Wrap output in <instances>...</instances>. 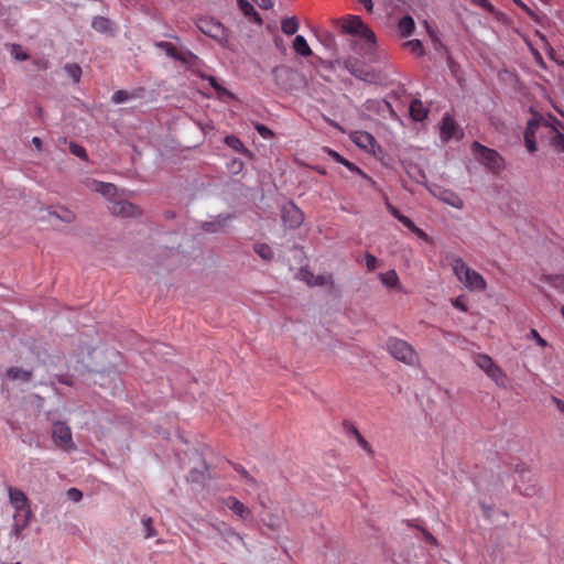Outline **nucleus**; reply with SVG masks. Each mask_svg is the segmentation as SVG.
I'll return each mask as SVG.
<instances>
[{"mask_svg": "<svg viewBox=\"0 0 564 564\" xmlns=\"http://www.w3.org/2000/svg\"><path fill=\"white\" fill-rule=\"evenodd\" d=\"M452 268L456 278L465 285L469 291H485L487 283L482 275L477 271L470 269L467 263L459 257L452 258Z\"/></svg>", "mask_w": 564, "mask_h": 564, "instance_id": "f257e3e1", "label": "nucleus"}, {"mask_svg": "<svg viewBox=\"0 0 564 564\" xmlns=\"http://www.w3.org/2000/svg\"><path fill=\"white\" fill-rule=\"evenodd\" d=\"M183 468L188 469L186 477L188 482L197 486H203L206 475H208V467L203 455L197 451L186 453L184 459L181 460Z\"/></svg>", "mask_w": 564, "mask_h": 564, "instance_id": "f03ea898", "label": "nucleus"}, {"mask_svg": "<svg viewBox=\"0 0 564 564\" xmlns=\"http://www.w3.org/2000/svg\"><path fill=\"white\" fill-rule=\"evenodd\" d=\"M341 32L358 35L364 44L360 50L371 53L376 46V34L362 22L360 17L352 15L341 25Z\"/></svg>", "mask_w": 564, "mask_h": 564, "instance_id": "7ed1b4c3", "label": "nucleus"}, {"mask_svg": "<svg viewBox=\"0 0 564 564\" xmlns=\"http://www.w3.org/2000/svg\"><path fill=\"white\" fill-rule=\"evenodd\" d=\"M471 149L477 160L486 165L491 172H499L505 166L502 156L494 149L487 148L480 144L478 141H474Z\"/></svg>", "mask_w": 564, "mask_h": 564, "instance_id": "20e7f679", "label": "nucleus"}, {"mask_svg": "<svg viewBox=\"0 0 564 564\" xmlns=\"http://www.w3.org/2000/svg\"><path fill=\"white\" fill-rule=\"evenodd\" d=\"M387 349L390 355L399 361L406 365H414L417 361V355L413 347L405 340L399 338H389Z\"/></svg>", "mask_w": 564, "mask_h": 564, "instance_id": "39448f33", "label": "nucleus"}, {"mask_svg": "<svg viewBox=\"0 0 564 564\" xmlns=\"http://www.w3.org/2000/svg\"><path fill=\"white\" fill-rule=\"evenodd\" d=\"M196 25L202 33L219 41L220 43H227L229 41L227 29L219 21L213 18H200L197 20Z\"/></svg>", "mask_w": 564, "mask_h": 564, "instance_id": "423d86ee", "label": "nucleus"}, {"mask_svg": "<svg viewBox=\"0 0 564 564\" xmlns=\"http://www.w3.org/2000/svg\"><path fill=\"white\" fill-rule=\"evenodd\" d=\"M343 65L352 76L365 83L372 84L379 79L378 74L373 69L367 68L365 63L356 57H347L343 61Z\"/></svg>", "mask_w": 564, "mask_h": 564, "instance_id": "0eeeda50", "label": "nucleus"}, {"mask_svg": "<svg viewBox=\"0 0 564 564\" xmlns=\"http://www.w3.org/2000/svg\"><path fill=\"white\" fill-rule=\"evenodd\" d=\"M9 499L17 511V517H23L22 527L29 524L32 511L30 508L29 499L25 494L13 487H9Z\"/></svg>", "mask_w": 564, "mask_h": 564, "instance_id": "6e6552de", "label": "nucleus"}, {"mask_svg": "<svg viewBox=\"0 0 564 564\" xmlns=\"http://www.w3.org/2000/svg\"><path fill=\"white\" fill-rule=\"evenodd\" d=\"M52 436L58 447L65 451L75 449L72 440V431L66 423L61 421L54 422L52 425Z\"/></svg>", "mask_w": 564, "mask_h": 564, "instance_id": "1a4fd4ad", "label": "nucleus"}, {"mask_svg": "<svg viewBox=\"0 0 564 564\" xmlns=\"http://www.w3.org/2000/svg\"><path fill=\"white\" fill-rule=\"evenodd\" d=\"M235 218L234 214L226 213L213 216L209 220L200 224V229L206 234H224L227 231L228 224Z\"/></svg>", "mask_w": 564, "mask_h": 564, "instance_id": "9d476101", "label": "nucleus"}, {"mask_svg": "<svg viewBox=\"0 0 564 564\" xmlns=\"http://www.w3.org/2000/svg\"><path fill=\"white\" fill-rule=\"evenodd\" d=\"M562 127L563 123L555 117L550 116L545 121V128L549 129L551 147L557 151L564 152V133L560 129Z\"/></svg>", "mask_w": 564, "mask_h": 564, "instance_id": "9b49d317", "label": "nucleus"}, {"mask_svg": "<svg viewBox=\"0 0 564 564\" xmlns=\"http://www.w3.org/2000/svg\"><path fill=\"white\" fill-rule=\"evenodd\" d=\"M546 120L547 119H545L541 116H539V117L535 116L527 122V128L524 130L523 138H524L525 147L529 152L533 153L538 150V145H536V141H535V132L541 126L545 127Z\"/></svg>", "mask_w": 564, "mask_h": 564, "instance_id": "f8f14e48", "label": "nucleus"}, {"mask_svg": "<svg viewBox=\"0 0 564 564\" xmlns=\"http://www.w3.org/2000/svg\"><path fill=\"white\" fill-rule=\"evenodd\" d=\"M304 220L301 209L293 203H288L282 207V221L290 229L299 228Z\"/></svg>", "mask_w": 564, "mask_h": 564, "instance_id": "ddd939ff", "label": "nucleus"}, {"mask_svg": "<svg viewBox=\"0 0 564 564\" xmlns=\"http://www.w3.org/2000/svg\"><path fill=\"white\" fill-rule=\"evenodd\" d=\"M108 209L113 216L118 217H134L141 214L137 205L124 199L110 202Z\"/></svg>", "mask_w": 564, "mask_h": 564, "instance_id": "4468645a", "label": "nucleus"}, {"mask_svg": "<svg viewBox=\"0 0 564 564\" xmlns=\"http://www.w3.org/2000/svg\"><path fill=\"white\" fill-rule=\"evenodd\" d=\"M119 381L120 379L118 372L113 369V367L94 371L93 382L95 384H99L100 387L112 386V388L116 389L118 387Z\"/></svg>", "mask_w": 564, "mask_h": 564, "instance_id": "2eb2a0df", "label": "nucleus"}, {"mask_svg": "<svg viewBox=\"0 0 564 564\" xmlns=\"http://www.w3.org/2000/svg\"><path fill=\"white\" fill-rule=\"evenodd\" d=\"M223 503L226 508L231 510L240 519L245 521L252 519V511L248 507H246L241 501H239L236 497L229 496L223 500Z\"/></svg>", "mask_w": 564, "mask_h": 564, "instance_id": "dca6fc26", "label": "nucleus"}, {"mask_svg": "<svg viewBox=\"0 0 564 564\" xmlns=\"http://www.w3.org/2000/svg\"><path fill=\"white\" fill-rule=\"evenodd\" d=\"M272 75L275 84L288 90L291 87L290 82L294 79L295 73L290 67L280 65L272 69Z\"/></svg>", "mask_w": 564, "mask_h": 564, "instance_id": "f3484780", "label": "nucleus"}, {"mask_svg": "<svg viewBox=\"0 0 564 564\" xmlns=\"http://www.w3.org/2000/svg\"><path fill=\"white\" fill-rule=\"evenodd\" d=\"M155 46L159 47L160 50L164 51L169 57H172L175 61H178L183 64L188 63L187 57H193V58L196 57L189 51H186L185 53L178 52L177 48L171 42L160 41V42L155 43Z\"/></svg>", "mask_w": 564, "mask_h": 564, "instance_id": "a211bd4d", "label": "nucleus"}, {"mask_svg": "<svg viewBox=\"0 0 564 564\" xmlns=\"http://www.w3.org/2000/svg\"><path fill=\"white\" fill-rule=\"evenodd\" d=\"M437 191H433L432 193L437 196L441 200H443L444 203L455 207V208H463L464 206V202L463 199L456 195L454 192L449 191V189H444V188H441V187H437L436 188Z\"/></svg>", "mask_w": 564, "mask_h": 564, "instance_id": "6ab92c4d", "label": "nucleus"}, {"mask_svg": "<svg viewBox=\"0 0 564 564\" xmlns=\"http://www.w3.org/2000/svg\"><path fill=\"white\" fill-rule=\"evenodd\" d=\"M237 6L241 13L258 25L263 24V20L259 12L254 9L253 4L248 0H237Z\"/></svg>", "mask_w": 564, "mask_h": 564, "instance_id": "aec40b11", "label": "nucleus"}, {"mask_svg": "<svg viewBox=\"0 0 564 564\" xmlns=\"http://www.w3.org/2000/svg\"><path fill=\"white\" fill-rule=\"evenodd\" d=\"M457 131L458 126L455 120L451 116L445 115L442 119L441 138L444 141H448L449 139L457 135Z\"/></svg>", "mask_w": 564, "mask_h": 564, "instance_id": "412c9836", "label": "nucleus"}, {"mask_svg": "<svg viewBox=\"0 0 564 564\" xmlns=\"http://www.w3.org/2000/svg\"><path fill=\"white\" fill-rule=\"evenodd\" d=\"M328 154L337 162V163H340L343 165H345L349 171L354 172V173H357L359 174L360 176H362L365 180L369 181L370 184H375V182L365 173L362 172L356 164H354L352 162L346 160L344 156H341L338 152L334 151V150H330L328 149L327 150Z\"/></svg>", "mask_w": 564, "mask_h": 564, "instance_id": "4be33fe9", "label": "nucleus"}, {"mask_svg": "<svg viewBox=\"0 0 564 564\" xmlns=\"http://www.w3.org/2000/svg\"><path fill=\"white\" fill-rule=\"evenodd\" d=\"M4 376L12 381L29 382L33 377V371L20 367H10L6 370Z\"/></svg>", "mask_w": 564, "mask_h": 564, "instance_id": "5701e85b", "label": "nucleus"}, {"mask_svg": "<svg viewBox=\"0 0 564 564\" xmlns=\"http://www.w3.org/2000/svg\"><path fill=\"white\" fill-rule=\"evenodd\" d=\"M343 425H344V429L346 430L347 434L352 435L356 438L357 443L359 444V446L362 449H365L368 454L373 455V451H372L371 445L360 434V432L358 431V429L354 424L345 421L343 423Z\"/></svg>", "mask_w": 564, "mask_h": 564, "instance_id": "b1692460", "label": "nucleus"}, {"mask_svg": "<svg viewBox=\"0 0 564 564\" xmlns=\"http://www.w3.org/2000/svg\"><path fill=\"white\" fill-rule=\"evenodd\" d=\"M300 279L310 286H322L327 283L325 275H314L310 270L301 269L299 272Z\"/></svg>", "mask_w": 564, "mask_h": 564, "instance_id": "393cba45", "label": "nucleus"}, {"mask_svg": "<svg viewBox=\"0 0 564 564\" xmlns=\"http://www.w3.org/2000/svg\"><path fill=\"white\" fill-rule=\"evenodd\" d=\"M410 116L414 121H423L429 113V110L423 106L419 99L412 100L409 109Z\"/></svg>", "mask_w": 564, "mask_h": 564, "instance_id": "a878e982", "label": "nucleus"}, {"mask_svg": "<svg viewBox=\"0 0 564 564\" xmlns=\"http://www.w3.org/2000/svg\"><path fill=\"white\" fill-rule=\"evenodd\" d=\"M262 522L271 531H279L282 529L285 519L282 514L279 513H268L262 518Z\"/></svg>", "mask_w": 564, "mask_h": 564, "instance_id": "bb28decb", "label": "nucleus"}, {"mask_svg": "<svg viewBox=\"0 0 564 564\" xmlns=\"http://www.w3.org/2000/svg\"><path fill=\"white\" fill-rule=\"evenodd\" d=\"M48 215L66 224H72L76 220L75 213H73L70 209L66 207H59V210H55L52 207H50Z\"/></svg>", "mask_w": 564, "mask_h": 564, "instance_id": "cd10ccee", "label": "nucleus"}, {"mask_svg": "<svg viewBox=\"0 0 564 564\" xmlns=\"http://www.w3.org/2000/svg\"><path fill=\"white\" fill-rule=\"evenodd\" d=\"M415 29L414 20L411 15L403 17L398 24L399 33L402 37L410 36Z\"/></svg>", "mask_w": 564, "mask_h": 564, "instance_id": "c85d7f7f", "label": "nucleus"}, {"mask_svg": "<svg viewBox=\"0 0 564 564\" xmlns=\"http://www.w3.org/2000/svg\"><path fill=\"white\" fill-rule=\"evenodd\" d=\"M293 50L301 56H311L312 50L303 35H296L293 41Z\"/></svg>", "mask_w": 564, "mask_h": 564, "instance_id": "c756f323", "label": "nucleus"}, {"mask_svg": "<svg viewBox=\"0 0 564 564\" xmlns=\"http://www.w3.org/2000/svg\"><path fill=\"white\" fill-rule=\"evenodd\" d=\"M352 141L360 148L367 149L368 147H372L376 142L372 134L366 131L356 132Z\"/></svg>", "mask_w": 564, "mask_h": 564, "instance_id": "7c9ffc66", "label": "nucleus"}, {"mask_svg": "<svg viewBox=\"0 0 564 564\" xmlns=\"http://www.w3.org/2000/svg\"><path fill=\"white\" fill-rule=\"evenodd\" d=\"M111 21L106 17H95L91 21V28L100 33H107L111 31Z\"/></svg>", "mask_w": 564, "mask_h": 564, "instance_id": "2f4dec72", "label": "nucleus"}, {"mask_svg": "<svg viewBox=\"0 0 564 564\" xmlns=\"http://www.w3.org/2000/svg\"><path fill=\"white\" fill-rule=\"evenodd\" d=\"M299 20L296 17L284 18L281 21V30L286 35H293L299 30Z\"/></svg>", "mask_w": 564, "mask_h": 564, "instance_id": "473e14b6", "label": "nucleus"}, {"mask_svg": "<svg viewBox=\"0 0 564 564\" xmlns=\"http://www.w3.org/2000/svg\"><path fill=\"white\" fill-rule=\"evenodd\" d=\"M253 251L264 261H271L274 256L272 248L262 242L254 243Z\"/></svg>", "mask_w": 564, "mask_h": 564, "instance_id": "72a5a7b5", "label": "nucleus"}, {"mask_svg": "<svg viewBox=\"0 0 564 564\" xmlns=\"http://www.w3.org/2000/svg\"><path fill=\"white\" fill-rule=\"evenodd\" d=\"M379 276H380L382 284L388 288H394L399 282V276L394 270H390L388 272L380 273Z\"/></svg>", "mask_w": 564, "mask_h": 564, "instance_id": "f704fd0d", "label": "nucleus"}, {"mask_svg": "<svg viewBox=\"0 0 564 564\" xmlns=\"http://www.w3.org/2000/svg\"><path fill=\"white\" fill-rule=\"evenodd\" d=\"M319 40L326 48L332 51L334 55H337V43H336L335 36L332 33H329V32L323 33L321 35Z\"/></svg>", "mask_w": 564, "mask_h": 564, "instance_id": "c9c22d12", "label": "nucleus"}, {"mask_svg": "<svg viewBox=\"0 0 564 564\" xmlns=\"http://www.w3.org/2000/svg\"><path fill=\"white\" fill-rule=\"evenodd\" d=\"M95 191L100 193L104 196L110 197L113 196L117 192V187L111 183H97Z\"/></svg>", "mask_w": 564, "mask_h": 564, "instance_id": "e433bc0d", "label": "nucleus"}, {"mask_svg": "<svg viewBox=\"0 0 564 564\" xmlns=\"http://www.w3.org/2000/svg\"><path fill=\"white\" fill-rule=\"evenodd\" d=\"M475 362L485 372H487L495 365V362L488 355H482V354L476 355Z\"/></svg>", "mask_w": 564, "mask_h": 564, "instance_id": "4c0bfd02", "label": "nucleus"}, {"mask_svg": "<svg viewBox=\"0 0 564 564\" xmlns=\"http://www.w3.org/2000/svg\"><path fill=\"white\" fill-rule=\"evenodd\" d=\"M486 373L497 384L505 386V375H503V372L501 371V369L497 365H494Z\"/></svg>", "mask_w": 564, "mask_h": 564, "instance_id": "58836bf2", "label": "nucleus"}, {"mask_svg": "<svg viewBox=\"0 0 564 564\" xmlns=\"http://www.w3.org/2000/svg\"><path fill=\"white\" fill-rule=\"evenodd\" d=\"M225 142L228 147L232 148L236 151H242L245 153H249V151L245 148L243 143L239 138L235 135H227L225 138Z\"/></svg>", "mask_w": 564, "mask_h": 564, "instance_id": "ea45409f", "label": "nucleus"}, {"mask_svg": "<svg viewBox=\"0 0 564 564\" xmlns=\"http://www.w3.org/2000/svg\"><path fill=\"white\" fill-rule=\"evenodd\" d=\"M219 534H221L226 540L230 539V538H235L237 539L238 541L243 542V539L242 536L236 532L231 527H226L221 530L219 527H214Z\"/></svg>", "mask_w": 564, "mask_h": 564, "instance_id": "a19ab883", "label": "nucleus"}, {"mask_svg": "<svg viewBox=\"0 0 564 564\" xmlns=\"http://www.w3.org/2000/svg\"><path fill=\"white\" fill-rule=\"evenodd\" d=\"M68 149H69L70 153L74 154L75 156H77L82 160H85V161L88 160L86 150L78 143L70 141L68 143Z\"/></svg>", "mask_w": 564, "mask_h": 564, "instance_id": "79ce46f5", "label": "nucleus"}, {"mask_svg": "<svg viewBox=\"0 0 564 564\" xmlns=\"http://www.w3.org/2000/svg\"><path fill=\"white\" fill-rule=\"evenodd\" d=\"M142 525L144 528V538L150 539L156 535V530L153 527L152 518L148 517L142 519Z\"/></svg>", "mask_w": 564, "mask_h": 564, "instance_id": "37998d69", "label": "nucleus"}, {"mask_svg": "<svg viewBox=\"0 0 564 564\" xmlns=\"http://www.w3.org/2000/svg\"><path fill=\"white\" fill-rule=\"evenodd\" d=\"M66 73L74 79V82L78 83L82 76V68L77 64H66L65 65Z\"/></svg>", "mask_w": 564, "mask_h": 564, "instance_id": "c03bdc74", "label": "nucleus"}, {"mask_svg": "<svg viewBox=\"0 0 564 564\" xmlns=\"http://www.w3.org/2000/svg\"><path fill=\"white\" fill-rule=\"evenodd\" d=\"M544 280L555 289H564V274L545 275Z\"/></svg>", "mask_w": 564, "mask_h": 564, "instance_id": "a18cd8bd", "label": "nucleus"}, {"mask_svg": "<svg viewBox=\"0 0 564 564\" xmlns=\"http://www.w3.org/2000/svg\"><path fill=\"white\" fill-rule=\"evenodd\" d=\"M410 51L419 56L424 55V47L420 40H410L405 43Z\"/></svg>", "mask_w": 564, "mask_h": 564, "instance_id": "49530a36", "label": "nucleus"}, {"mask_svg": "<svg viewBox=\"0 0 564 564\" xmlns=\"http://www.w3.org/2000/svg\"><path fill=\"white\" fill-rule=\"evenodd\" d=\"M131 98V95L127 90H117L112 97L111 101L113 104H122Z\"/></svg>", "mask_w": 564, "mask_h": 564, "instance_id": "de8ad7c7", "label": "nucleus"}, {"mask_svg": "<svg viewBox=\"0 0 564 564\" xmlns=\"http://www.w3.org/2000/svg\"><path fill=\"white\" fill-rule=\"evenodd\" d=\"M206 79L209 82L210 86L219 94V95H228L230 96L231 94L226 89L224 88L219 83L218 80L216 79V77L214 76H207Z\"/></svg>", "mask_w": 564, "mask_h": 564, "instance_id": "09e8293b", "label": "nucleus"}, {"mask_svg": "<svg viewBox=\"0 0 564 564\" xmlns=\"http://www.w3.org/2000/svg\"><path fill=\"white\" fill-rule=\"evenodd\" d=\"M528 339H534L536 344L541 347H546L547 341L540 336V334L536 332V329L532 328L530 329L529 334L527 335Z\"/></svg>", "mask_w": 564, "mask_h": 564, "instance_id": "8fccbe9b", "label": "nucleus"}, {"mask_svg": "<svg viewBox=\"0 0 564 564\" xmlns=\"http://www.w3.org/2000/svg\"><path fill=\"white\" fill-rule=\"evenodd\" d=\"M476 2L485 10H487L489 13L496 15H500L501 13L498 12L495 7L488 1V0H476Z\"/></svg>", "mask_w": 564, "mask_h": 564, "instance_id": "3c124183", "label": "nucleus"}, {"mask_svg": "<svg viewBox=\"0 0 564 564\" xmlns=\"http://www.w3.org/2000/svg\"><path fill=\"white\" fill-rule=\"evenodd\" d=\"M235 469L251 485L256 486V479L240 465H236Z\"/></svg>", "mask_w": 564, "mask_h": 564, "instance_id": "603ef678", "label": "nucleus"}, {"mask_svg": "<svg viewBox=\"0 0 564 564\" xmlns=\"http://www.w3.org/2000/svg\"><path fill=\"white\" fill-rule=\"evenodd\" d=\"M416 528H417V530H420L422 532V535H423V539L425 542H427L432 545H437V540L433 534H431L426 529H424L422 527L416 525Z\"/></svg>", "mask_w": 564, "mask_h": 564, "instance_id": "864d4df0", "label": "nucleus"}, {"mask_svg": "<svg viewBox=\"0 0 564 564\" xmlns=\"http://www.w3.org/2000/svg\"><path fill=\"white\" fill-rule=\"evenodd\" d=\"M365 259H366L367 269L369 271H373L377 267V262H378L377 258L371 253H366Z\"/></svg>", "mask_w": 564, "mask_h": 564, "instance_id": "5fc2aeb1", "label": "nucleus"}, {"mask_svg": "<svg viewBox=\"0 0 564 564\" xmlns=\"http://www.w3.org/2000/svg\"><path fill=\"white\" fill-rule=\"evenodd\" d=\"M256 129L260 133V135L263 137L264 139L273 137L272 130L263 124L258 123L256 126Z\"/></svg>", "mask_w": 564, "mask_h": 564, "instance_id": "6e6d98bb", "label": "nucleus"}, {"mask_svg": "<svg viewBox=\"0 0 564 564\" xmlns=\"http://www.w3.org/2000/svg\"><path fill=\"white\" fill-rule=\"evenodd\" d=\"M67 496L70 500L78 502L83 498V494L80 490L76 488H70L67 490Z\"/></svg>", "mask_w": 564, "mask_h": 564, "instance_id": "4d7b16f0", "label": "nucleus"}, {"mask_svg": "<svg viewBox=\"0 0 564 564\" xmlns=\"http://www.w3.org/2000/svg\"><path fill=\"white\" fill-rule=\"evenodd\" d=\"M380 109L388 110L393 118L398 119V115L395 113V111L390 102L382 100L380 104Z\"/></svg>", "mask_w": 564, "mask_h": 564, "instance_id": "13d9d810", "label": "nucleus"}, {"mask_svg": "<svg viewBox=\"0 0 564 564\" xmlns=\"http://www.w3.org/2000/svg\"><path fill=\"white\" fill-rule=\"evenodd\" d=\"M400 223H402L409 230H413L415 228V224L406 216L402 215L398 219Z\"/></svg>", "mask_w": 564, "mask_h": 564, "instance_id": "bf43d9fd", "label": "nucleus"}, {"mask_svg": "<svg viewBox=\"0 0 564 564\" xmlns=\"http://www.w3.org/2000/svg\"><path fill=\"white\" fill-rule=\"evenodd\" d=\"M260 9L269 10L273 3L271 0H252Z\"/></svg>", "mask_w": 564, "mask_h": 564, "instance_id": "052dcab7", "label": "nucleus"}, {"mask_svg": "<svg viewBox=\"0 0 564 564\" xmlns=\"http://www.w3.org/2000/svg\"><path fill=\"white\" fill-rule=\"evenodd\" d=\"M453 305L463 311V312H467V306L466 304L463 302L462 297H457L454 302H453Z\"/></svg>", "mask_w": 564, "mask_h": 564, "instance_id": "680f3d73", "label": "nucleus"}, {"mask_svg": "<svg viewBox=\"0 0 564 564\" xmlns=\"http://www.w3.org/2000/svg\"><path fill=\"white\" fill-rule=\"evenodd\" d=\"M56 379H57V381L59 383L67 384V386H73L72 379L68 376H66V375L56 376Z\"/></svg>", "mask_w": 564, "mask_h": 564, "instance_id": "e2e57ef3", "label": "nucleus"}, {"mask_svg": "<svg viewBox=\"0 0 564 564\" xmlns=\"http://www.w3.org/2000/svg\"><path fill=\"white\" fill-rule=\"evenodd\" d=\"M412 232H414L415 235L419 236V238L425 240V241H429L430 238L429 236L422 230L420 229L419 227L415 226V228L412 230Z\"/></svg>", "mask_w": 564, "mask_h": 564, "instance_id": "0e129e2a", "label": "nucleus"}, {"mask_svg": "<svg viewBox=\"0 0 564 564\" xmlns=\"http://www.w3.org/2000/svg\"><path fill=\"white\" fill-rule=\"evenodd\" d=\"M387 208L389 209V212L397 218L399 219V217L402 216V214L398 210L397 207H394L393 205H391L390 203H387Z\"/></svg>", "mask_w": 564, "mask_h": 564, "instance_id": "69168bd1", "label": "nucleus"}, {"mask_svg": "<svg viewBox=\"0 0 564 564\" xmlns=\"http://www.w3.org/2000/svg\"><path fill=\"white\" fill-rule=\"evenodd\" d=\"M513 2L517 6H519L521 9H523L525 12H528L531 17L534 15L533 11H531V9L525 3H523L521 0H513Z\"/></svg>", "mask_w": 564, "mask_h": 564, "instance_id": "338daca9", "label": "nucleus"}, {"mask_svg": "<svg viewBox=\"0 0 564 564\" xmlns=\"http://www.w3.org/2000/svg\"><path fill=\"white\" fill-rule=\"evenodd\" d=\"M480 507L485 513V516L487 518H490L491 517V511H492V507L491 506H487L486 503L484 502H480Z\"/></svg>", "mask_w": 564, "mask_h": 564, "instance_id": "774afa93", "label": "nucleus"}]
</instances>
